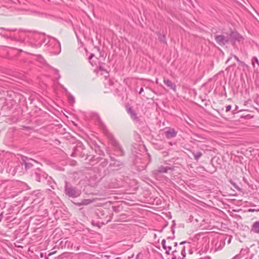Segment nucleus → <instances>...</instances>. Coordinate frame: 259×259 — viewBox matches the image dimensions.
<instances>
[{
  "instance_id": "obj_3",
  "label": "nucleus",
  "mask_w": 259,
  "mask_h": 259,
  "mask_svg": "<svg viewBox=\"0 0 259 259\" xmlns=\"http://www.w3.org/2000/svg\"><path fill=\"white\" fill-rule=\"evenodd\" d=\"M31 177L35 181L40 182L41 179H46L48 175L39 168L36 169L31 175Z\"/></svg>"
},
{
  "instance_id": "obj_10",
  "label": "nucleus",
  "mask_w": 259,
  "mask_h": 259,
  "mask_svg": "<svg viewBox=\"0 0 259 259\" xmlns=\"http://www.w3.org/2000/svg\"><path fill=\"white\" fill-rule=\"evenodd\" d=\"M127 111L130 114L132 119L136 121H139V117L137 116L136 113L133 110L132 107H130L127 109Z\"/></svg>"
},
{
  "instance_id": "obj_26",
  "label": "nucleus",
  "mask_w": 259,
  "mask_h": 259,
  "mask_svg": "<svg viewBox=\"0 0 259 259\" xmlns=\"http://www.w3.org/2000/svg\"><path fill=\"white\" fill-rule=\"evenodd\" d=\"M55 71L56 72V73L58 75V78H57V79H59V78H60L61 77V75L59 74V70H57V69H55Z\"/></svg>"
},
{
  "instance_id": "obj_9",
  "label": "nucleus",
  "mask_w": 259,
  "mask_h": 259,
  "mask_svg": "<svg viewBox=\"0 0 259 259\" xmlns=\"http://www.w3.org/2000/svg\"><path fill=\"white\" fill-rule=\"evenodd\" d=\"M163 82L167 87L169 88L174 92H176V85L171 80L168 78H164Z\"/></svg>"
},
{
  "instance_id": "obj_37",
  "label": "nucleus",
  "mask_w": 259,
  "mask_h": 259,
  "mask_svg": "<svg viewBox=\"0 0 259 259\" xmlns=\"http://www.w3.org/2000/svg\"><path fill=\"white\" fill-rule=\"evenodd\" d=\"M172 259H177L176 257L175 256H173L172 257Z\"/></svg>"
},
{
  "instance_id": "obj_35",
  "label": "nucleus",
  "mask_w": 259,
  "mask_h": 259,
  "mask_svg": "<svg viewBox=\"0 0 259 259\" xmlns=\"http://www.w3.org/2000/svg\"><path fill=\"white\" fill-rule=\"evenodd\" d=\"M186 243V241H183V242H181L180 243V244H184V243Z\"/></svg>"
},
{
  "instance_id": "obj_16",
  "label": "nucleus",
  "mask_w": 259,
  "mask_h": 259,
  "mask_svg": "<svg viewBox=\"0 0 259 259\" xmlns=\"http://www.w3.org/2000/svg\"><path fill=\"white\" fill-rule=\"evenodd\" d=\"M191 152L192 153L194 159L196 160H198L202 155V153L200 151L195 152L194 151H191Z\"/></svg>"
},
{
  "instance_id": "obj_25",
  "label": "nucleus",
  "mask_w": 259,
  "mask_h": 259,
  "mask_svg": "<svg viewBox=\"0 0 259 259\" xmlns=\"http://www.w3.org/2000/svg\"><path fill=\"white\" fill-rule=\"evenodd\" d=\"M231 109V106L230 105H228L227 107H226V111L227 112H229L230 111Z\"/></svg>"
},
{
  "instance_id": "obj_19",
  "label": "nucleus",
  "mask_w": 259,
  "mask_h": 259,
  "mask_svg": "<svg viewBox=\"0 0 259 259\" xmlns=\"http://www.w3.org/2000/svg\"><path fill=\"white\" fill-rule=\"evenodd\" d=\"M24 163L25 164V167L26 169H28L31 167L33 164L29 161V160L25 161L23 160Z\"/></svg>"
},
{
  "instance_id": "obj_28",
  "label": "nucleus",
  "mask_w": 259,
  "mask_h": 259,
  "mask_svg": "<svg viewBox=\"0 0 259 259\" xmlns=\"http://www.w3.org/2000/svg\"><path fill=\"white\" fill-rule=\"evenodd\" d=\"M233 57L238 62L242 63L236 55H233Z\"/></svg>"
},
{
  "instance_id": "obj_30",
  "label": "nucleus",
  "mask_w": 259,
  "mask_h": 259,
  "mask_svg": "<svg viewBox=\"0 0 259 259\" xmlns=\"http://www.w3.org/2000/svg\"><path fill=\"white\" fill-rule=\"evenodd\" d=\"M184 252H185V247H184L183 248V250L182 251V255L185 256V254H184Z\"/></svg>"
},
{
  "instance_id": "obj_12",
  "label": "nucleus",
  "mask_w": 259,
  "mask_h": 259,
  "mask_svg": "<svg viewBox=\"0 0 259 259\" xmlns=\"http://www.w3.org/2000/svg\"><path fill=\"white\" fill-rule=\"evenodd\" d=\"M250 231L259 234V221H256L253 224Z\"/></svg>"
},
{
  "instance_id": "obj_17",
  "label": "nucleus",
  "mask_w": 259,
  "mask_h": 259,
  "mask_svg": "<svg viewBox=\"0 0 259 259\" xmlns=\"http://www.w3.org/2000/svg\"><path fill=\"white\" fill-rule=\"evenodd\" d=\"M92 202H93V201L91 199H84V200H82L81 202L78 203L77 205L78 206L86 205L89 204L90 203H91Z\"/></svg>"
},
{
  "instance_id": "obj_5",
  "label": "nucleus",
  "mask_w": 259,
  "mask_h": 259,
  "mask_svg": "<svg viewBox=\"0 0 259 259\" xmlns=\"http://www.w3.org/2000/svg\"><path fill=\"white\" fill-rule=\"evenodd\" d=\"M72 156H79L81 158H87V154L82 146L79 145L73 148V152L72 153Z\"/></svg>"
},
{
  "instance_id": "obj_7",
  "label": "nucleus",
  "mask_w": 259,
  "mask_h": 259,
  "mask_svg": "<svg viewBox=\"0 0 259 259\" xmlns=\"http://www.w3.org/2000/svg\"><path fill=\"white\" fill-rule=\"evenodd\" d=\"M214 39L220 46H224L229 41V39L223 35H215Z\"/></svg>"
},
{
  "instance_id": "obj_20",
  "label": "nucleus",
  "mask_w": 259,
  "mask_h": 259,
  "mask_svg": "<svg viewBox=\"0 0 259 259\" xmlns=\"http://www.w3.org/2000/svg\"><path fill=\"white\" fill-rule=\"evenodd\" d=\"M229 182L235 188H236L237 190H240L239 186L235 183H234L232 180H230L229 181Z\"/></svg>"
},
{
  "instance_id": "obj_29",
  "label": "nucleus",
  "mask_w": 259,
  "mask_h": 259,
  "mask_svg": "<svg viewBox=\"0 0 259 259\" xmlns=\"http://www.w3.org/2000/svg\"><path fill=\"white\" fill-rule=\"evenodd\" d=\"M0 29H4V30H6V28H4L3 27H1L0 28ZM7 31H15V29H7Z\"/></svg>"
},
{
  "instance_id": "obj_24",
  "label": "nucleus",
  "mask_w": 259,
  "mask_h": 259,
  "mask_svg": "<svg viewBox=\"0 0 259 259\" xmlns=\"http://www.w3.org/2000/svg\"><path fill=\"white\" fill-rule=\"evenodd\" d=\"M195 136L200 139V140H203L204 139L202 136H201L199 134H195Z\"/></svg>"
},
{
  "instance_id": "obj_18",
  "label": "nucleus",
  "mask_w": 259,
  "mask_h": 259,
  "mask_svg": "<svg viewBox=\"0 0 259 259\" xmlns=\"http://www.w3.org/2000/svg\"><path fill=\"white\" fill-rule=\"evenodd\" d=\"M158 39L160 41L166 44V37L165 35L164 34L161 35L160 34H158Z\"/></svg>"
},
{
  "instance_id": "obj_6",
  "label": "nucleus",
  "mask_w": 259,
  "mask_h": 259,
  "mask_svg": "<svg viewBox=\"0 0 259 259\" xmlns=\"http://www.w3.org/2000/svg\"><path fill=\"white\" fill-rule=\"evenodd\" d=\"M28 32H29V31L20 30L18 31V36L12 37V39L16 41L24 42L26 39V38H28L27 35Z\"/></svg>"
},
{
  "instance_id": "obj_15",
  "label": "nucleus",
  "mask_w": 259,
  "mask_h": 259,
  "mask_svg": "<svg viewBox=\"0 0 259 259\" xmlns=\"http://www.w3.org/2000/svg\"><path fill=\"white\" fill-rule=\"evenodd\" d=\"M45 38L41 39L40 38V39H38V41H36L35 42H31V44H33V45L34 46V47H40L41 46V45L44 42H45Z\"/></svg>"
},
{
  "instance_id": "obj_27",
  "label": "nucleus",
  "mask_w": 259,
  "mask_h": 259,
  "mask_svg": "<svg viewBox=\"0 0 259 259\" xmlns=\"http://www.w3.org/2000/svg\"><path fill=\"white\" fill-rule=\"evenodd\" d=\"M94 57V55L93 54H92L90 57H89V62H90V63L93 65V64L92 63V62L90 61V60H91V59H92L93 57Z\"/></svg>"
},
{
  "instance_id": "obj_23",
  "label": "nucleus",
  "mask_w": 259,
  "mask_h": 259,
  "mask_svg": "<svg viewBox=\"0 0 259 259\" xmlns=\"http://www.w3.org/2000/svg\"><path fill=\"white\" fill-rule=\"evenodd\" d=\"M167 248H168V250H166L165 252L166 254H169V251L171 249V246L169 245L167 246Z\"/></svg>"
},
{
  "instance_id": "obj_22",
  "label": "nucleus",
  "mask_w": 259,
  "mask_h": 259,
  "mask_svg": "<svg viewBox=\"0 0 259 259\" xmlns=\"http://www.w3.org/2000/svg\"><path fill=\"white\" fill-rule=\"evenodd\" d=\"M99 70H101V71H105V72H107V71H106V69L104 68V67H103L102 65H100L99 66Z\"/></svg>"
},
{
  "instance_id": "obj_33",
  "label": "nucleus",
  "mask_w": 259,
  "mask_h": 259,
  "mask_svg": "<svg viewBox=\"0 0 259 259\" xmlns=\"http://www.w3.org/2000/svg\"><path fill=\"white\" fill-rule=\"evenodd\" d=\"M143 91H144L143 88H141V89H140V90L139 94H142V92H143Z\"/></svg>"
},
{
  "instance_id": "obj_14",
  "label": "nucleus",
  "mask_w": 259,
  "mask_h": 259,
  "mask_svg": "<svg viewBox=\"0 0 259 259\" xmlns=\"http://www.w3.org/2000/svg\"><path fill=\"white\" fill-rule=\"evenodd\" d=\"M172 168L169 166H160L158 167L157 171L159 173H166L168 170H172Z\"/></svg>"
},
{
  "instance_id": "obj_13",
  "label": "nucleus",
  "mask_w": 259,
  "mask_h": 259,
  "mask_svg": "<svg viewBox=\"0 0 259 259\" xmlns=\"http://www.w3.org/2000/svg\"><path fill=\"white\" fill-rule=\"evenodd\" d=\"M122 164H123V163L122 161H119V160H117L115 159H113L112 158H111V162L110 164V165L111 167H119L121 166V165H122Z\"/></svg>"
},
{
  "instance_id": "obj_11",
  "label": "nucleus",
  "mask_w": 259,
  "mask_h": 259,
  "mask_svg": "<svg viewBox=\"0 0 259 259\" xmlns=\"http://www.w3.org/2000/svg\"><path fill=\"white\" fill-rule=\"evenodd\" d=\"M177 132L174 128H168L167 131L165 132V136L167 139H170L174 138L177 135Z\"/></svg>"
},
{
  "instance_id": "obj_8",
  "label": "nucleus",
  "mask_w": 259,
  "mask_h": 259,
  "mask_svg": "<svg viewBox=\"0 0 259 259\" xmlns=\"http://www.w3.org/2000/svg\"><path fill=\"white\" fill-rule=\"evenodd\" d=\"M230 37L235 41H242L243 40V37L237 32H232L230 33Z\"/></svg>"
},
{
  "instance_id": "obj_21",
  "label": "nucleus",
  "mask_w": 259,
  "mask_h": 259,
  "mask_svg": "<svg viewBox=\"0 0 259 259\" xmlns=\"http://www.w3.org/2000/svg\"><path fill=\"white\" fill-rule=\"evenodd\" d=\"M162 247L163 248V249L166 250L167 246L166 245H167V244H165V239L162 240Z\"/></svg>"
},
{
  "instance_id": "obj_32",
  "label": "nucleus",
  "mask_w": 259,
  "mask_h": 259,
  "mask_svg": "<svg viewBox=\"0 0 259 259\" xmlns=\"http://www.w3.org/2000/svg\"><path fill=\"white\" fill-rule=\"evenodd\" d=\"M248 211H249V212H254V211H256V210H255V209H249L248 210Z\"/></svg>"
},
{
  "instance_id": "obj_36",
  "label": "nucleus",
  "mask_w": 259,
  "mask_h": 259,
  "mask_svg": "<svg viewBox=\"0 0 259 259\" xmlns=\"http://www.w3.org/2000/svg\"><path fill=\"white\" fill-rule=\"evenodd\" d=\"M0 34L2 35V36L5 37L7 36L6 35H2L1 32H0Z\"/></svg>"
},
{
  "instance_id": "obj_4",
  "label": "nucleus",
  "mask_w": 259,
  "mask_h": 259,
  "mask_svg": "<svg viewBox=\"0 0 259 259\" xmlns=\"http://www.w3.org/2000/svg\"><path fill=\"white\" fill-rule=\"evenodd\" d=\"M104 131L105 134L106 135L108 138L110 139L111 140H112L113 145L115 147V148L117 150L121 152V155H123L124 153V151L121 146L119 144V143L115 141V140L114 139L113 135L110 133H109L107 129H104Z\"/></svg>"
},
{
  "instance_id": "obj_31",
  "label": "nucleus",
  "mask_w": 259,
  "mask_h": 259,
  "mask_svg": "<svg viewBox=\"0 0 259 259\" xmlns=\"http://www.w3.org/2000/svg\"><path fill=\"white\" fill-rule=\"evenodd\" d=\"M253 59L254 60L255 62H256L257 63H258V60L256 57H254Z\"/></svg>"
},
{
  "instance_id": "obj_2",
  "label": "nucleus",
  "mask_w": 259,
  "mask_h": 259,
  "mask_svg": "<svg viewBox=\"0 0 259 259\" xmlns=\"http://www.w3.org/2000/svg\"><path fill=\"white\" fill-rule=\"evenodd\" d=\"M41 35H45V33H40L36 31H30L28 32L27 36L28 37V39L29 41V44L32 47H34L33 44H31V42H35L36 41H38V39H40V37H41Z\"/></svg>"
},
{
  "instance_id": "obj_1",
  "label": "nucleus",
  "mask_w": 259,
  "mask_h": 259,
  "mask_svg": "<svg viewBox=\"0 0 259 259\" xmlns=\"http://www.w3.org/2000/svg\"><path fill=\"white\" fill-rule=\"evenodd\" d=\"M64 192L67 196L71 198L78 197L81 194V191L80 190L72 186L67 181L65 182Z\"/></svg>"
},
{
  "instance_id": "obj_38",
  "label": "nucleus",
  "mask_w": 259,
  "mask_h": 259,
  "mask_svg": "<svg viewBox=\"0 0 259 259\" xmlns=\"http://www.w3.org/2000/svg\"><path fill=\"white\" fill-rule=\"evenodd\" d=\"M177 244H178L177 242H176V243H175V246H176L177 245Z\"/></svg>"
},
{
  "instance_id": "obj_34",
  "label": "nucleus",
  "mask_w": 259,
  "mask_h": 259,
  "mask_svg": "<svg viewBox=\"0 0 259 259\" xmlns=\"http://www.w3.org/2000/svg\"><path fill=\"white\" fill-rule=\"evenodd\" d=\"M252 64L254 67V62L253 60H252Z\"/></svg>"
}]
</instances>
